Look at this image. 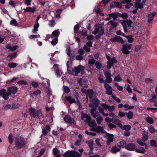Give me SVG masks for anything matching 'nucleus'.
Instances as JSON below:
<instances>
[{
    "label": "nucleus",
    "instance_id": "39448f33",
    "mask_svg": "<svg viewBox=\"0 0 157 157\" xmlns=\"http://www.w3.org/2000/svg\"><path fill=\"white\" fill-rule=\"evenodd\" d=\"M64 157H81L79 153L75 151H68L63 154Z\"/></svg>",
    "mask_w": 157,
    "mask_h": 157
},
{
    "label": "nucleus",
    "instance_id": "9b49d317",
    "mask_svg": "<svg viewBox=\"0 0 157 157\" xmlns=\"http://www.w3.org/2000/svg\"><path fill=\"white\" fill-rule=\"evenodd\" d=\"M131 48V44H124L122 46V48L121 50L123 53L125 54H128L130 53L129 50Z\"/></svg>",
    "mask_w": 157,
    "mask_h": 157
},
{
    "label": "nucleus",
    "instance_id": "cd10ccee",
    "mask_svg": "<svg viewBox=\"0 0 157 157\" xmlns=\"http://www.w3.org/2000/svg\"><path fill=\"white\" fill-rule=\"evenodd\" d=\"M39 26V24L38 22H36L34 26V29H33V32L35 34L37 33L38 31V28Z\"/></svg>",
    "mask_w": 157,
    "mask_h": 157
},
{
    "label": "nucleus",
    "instance_id": "f8f14e48",
    "mask_svg": "<svg viewBox=\"0 0 157 157\" xmlns=\"http://www.w3.org/2000/svg\"><path fill=\"white\" fill-rule=\"evenodd\" d=\"M64 120L65 121L73 125H75L76 122L74 119L70 116L67 115L65 117Z\"/></svg>",
    "mask_w": 157,
    "mask_h": 157
},
{
    "label": "nucleus",
    "instance_id": "4c0bfd02",
    "mask_svg": "<svg viewBox=\"0 0 157 157\" xmlns=\"http://www.w3.org/2000/svg\"><path fill=\"white\" fill-rule=\"evenodd\" d=\"M125 115H127L128 118L131 119L132 118L133 114L132 111H130L128 113H125Z\"/></svg>",
    "mask_w": 157,
    "mask_h": 157
},
{
    "label": "nucleus",
    "instance_id": "09e8293b",
    "mask_svg": "<svg viewBox=\"0 0 157 157\" xmlns=\"http://www.w3.org/2000/svg\"><path fill=\"white\" fill-rule=\"evenodd\" d=\"M117 41L120 42L122 44H123L124 43V41L122 38L120 36H117Z\"/></svg>",
    "mask_w": 157,
    "mask_h": 157
},
{
    "label": "nucleus",
    "instance_id": "dca6fc26",
    "mask_svg": "<svg viewBox=\"0 0 157 157\" xmlns=\"http://www.w3.org/2000/svg\"><path fill=\"white\" fill-rule=\"evenodd\" d=\"M107 138V144L109 145L110 143L113 141L114 136L112 134L106 133Z\"/></svg>",
    "mask_w": 157,
    "mask_h": 157
},
{
    "label": "nucleus",
    "instance_id": "680f3d73",
    "mask_svg": "<svg viewBox=\"0 0 157 157\" xmlns=\"http://www.w3.org/2000/svg\"><path fill=\"white\" fill-rule=\"evenodd\" d=\"M133 106H129L127 104H126L124 105V107L127 108V109H133L134 108Z\"/></svg>",
    "mask_w": 157,
    "mask_h": 157
},
{
    "label": "nucleus",
    "instance_id": "72a5a7b5",
    "mask_svg": "<svg viewBox=\"0 0 157 157\" xmlns=\"http://www.w3.org/2000/svg\"><path fill=\"white\" fill-rule=\"evenodd\" d=\"M96 132H103L104 130L103 128L100 126H98L96 127Z\"/></svg>",
    "mask_w": 157,
    "mask_h": 157
},
{
    "label": "nucleus",
    "instance_id": "a878e982",
    "mask_svg": "<svg viewBox=\"0 0 157 157\" xmlns=\"http://www.w3.org/2000/svg\"><path fill=\"white\" fill-rule=\"evenodd\" d=\"M65 99L70 104H72L75 102V100L73 98H71L70 96L65 97Z\"/></svg>",
    "mask_w": 157,
    "mask_h": 157
},
{
    "label": "nucleus",
    "instance_id": "20e7f679",
    "mask_svg": "<svg viewBox=\"0 0 157 157\" xmlns=\"http://www.w3.org/2000/svg\"><path fill=\"white\" fill-rule=\"evenodd\" d=\"M148 35V33H140L139 36L140 39H138V42L139 44L142 42L143 44L146 45L147 43L146 40Z\"/></svg>",
    "mask_w": 157,
    "mask_h": 157
},
{
    "label": "nucleus",
    "instance_id": "4be33fe9",
    "mask_svg": "<svg viewBox=\"0 0 157 157\" xmlns=\"http://www.w3.org/2000/svg\"><path fill=\"white\" fill-rule=\"evenodd\" d=\"M36 10V8L35 7H28L26 8L24 10V11L25 12H29L34 13V12Z\"/></svg>",
    "mask_w": 157,
    "mask_h": 157
},
{
    "label": "nucleus",
    "instance_id": "2eb2a0df",
    "mask_svg": "<svg viewBox=\"0 0 157 157\" xmlns=\"http://www.w3.org/2000/svg\"><path fill=\"white\" fill-rule=\"evenodd\" d=\"M139 69L140 71V72H139V74H138V75H139L140 76H143L144 75V71L145 69V64H143L141 65H138V69ZM139 70L138 69V71Z\"/></svg>",
    "mask_w": 157,
    "mask_h": 157
},
{
    "label": "nucleus",
    "instance_id": "864d4df0",
    "mask_svg": "<svg viewBox=\"0 0 157 157\" xmlns=\"http://www.w3.org/2000/svg\"><path fill=\"white\" fill-rule=\"evenodd\" d=\"M113 90L112 88L109 90H105V93L109 95H112L113 94L112 91Z\"/></svg>",
    "mask_w": 157,
    "mask_h": 157
},
{
    "label": "nucleus",
    "instance_id": "b1692460",
    "mask_svg": "<svg viewBox=\"0 0 157 157\" xmlns=\"http://www.w3.org/2000/svg\"><path fill=\"white\" fill-rule=\"evenodd\" d=\"M86 143L88 144L89 148L90 149L93 150V141L90 140L88 141H86Z\"/></svg>",
    "mask_w": 157,
    "mask_h": 157
},
{
    "label": "nucleus",
    "instance_id": "e433bc0d",
    "mask_svg": "<svg viewBox=\"0 0 157 157\" xmlns=\"http://www.w3.org/2000/svg\"><path fill=\"white\" fill-rule=\"evenodd\" d=\"M138 144L142 146L145 145V148L146 149L148 148L147 145L145 143L139 139H138Z\"/></svg>",
    "mask_w": 157,
    "mask_h": 157
},
{
    "label": "nucleus",
    "instance_id": "a19ab883",
    "mask_svg": "<svg viewBox=\"0 0 157 157\" xmlns=\"http://www.w3.org/2000/svg\"><path fill=\"white\" fill-rule=\"evenodd\" d=\"M79 27H80V26H79V25H78V24H77L74 26V29L75 33H78L79 32L78 31V30L79 28Z\"/></svg>",
    "mask_w": 157,
    "mask_h": 157
},
{
    "label": "nucleus",
    "instance_id": "49530a36",
    "mask_svg": "<svg viewBox=\"0 0 157 157\" xmlns=\"http://www.w3.org/2000/svg\"><path fill=\"white\" fill-rule=\"evenodd\" d=\"M112 97L117 103H119L121 102V100L118 98L114 95H112Z\"/></svg>",
    "mask_w": 157,
    "mask_h": 157
},
{
    "label": "nucleus",
    "instance_id": "774afa93",
    "mask_svg": "<svg viewBox=\"0 0 157 157\" xmlns=\"http://www.w3.org/2000/svg\"><path fill=\"white\" fill-rule=\"evenodd\" d=\"M120 17L122 18H127L128 17V15L127 13H123L121 15Z\"/></svg>",
    "mask_w": 157,
    "mask_h": 157
},
{
    "label": "nucleus",
    "instance_id": "0eeeda50",
    "mask_svg": "<svg viewBox=\"0 0 157 157\" xmlns=\"http://www.w3.org/2000/svg\"><path fill=\"white\" fill-rule=\"evenodd\" d=\"M84 69V67L81 65H79L72 69V74L77 75L81 71V74L82 75L84 73L82 71Z\"/></svg>",
    "mask_w": 157,
    "mask_h": 157
},
{
    "label": "nucleus",
    "instance_id": "423d86ee",
    "mask_svg": "<svg viewBox=\"0 0 157 157\" xmlns=\"http://www.w3.org/2000/svg\"><path fill=\"white\" fill-rule=\"evenodd\" d=\"M106 58L108 60L107 67V68L110 69L111 67L113 66V63H117V61L115 58L113 57L110 58V57L108 55L106 56Z\"/></svg>",
    "mask_w": 157,
    "mask_h": 157
},
{
    "label": "nucleus",
    "instance_id": "2f4dec72",
    "mask_svg": "<svg viewBox=\"0 0 157 157\" xmlns=\"http://www.w3.org/2000/svg\"><path fill=\"white\" fill-rule=\"evenodd\" d=\"M98 110L99 111V113H101L102 114L103 116L105 117H107L108 116V114L105 113L104 112L103 109L101 107H98Z\"/></svg>",
    "mask_w": 157,
    "mask_h": 157
},
{
    "label": "nucleus",
    "instance_id": "c85d7f7f",
    "mask_svg": "<svg viewBox=\"0 0 157 157\" xmlns=\"http://www.w3.org/2000/svg\"><path fill=\"white\" fill-rule=\"evenodd\" d=\"M89 57L90 58L89 59L88 63L89 64L92 65L94 64L95 63V60L92 57V55H90Z\"/></svg>",
    "mask_w": 157,
    "mask_h": 157
},
{
    "label": "nucleus",
    "instance_id": "aec40b11",
    "mask_svg": "<svg viewBox=\"0 0 157 157\" xmlns=\"http://www.w3.org/2000/svg\"><path fill=\"white\" fill-rule=\"evenodd\" d=\"M125 148L127 149L128 150L132 151L135 149V146L133 144L130 143L126 146Z\"/></svg>",
    "mask_w": 157,
    "mask_h": 157
},
{
    "label": "nucleus",
    "instance_id": "c03bdc74",
    "mask_svg": "<svg viewBox=\"0 0 157 157\" xmlns=\"http://www.w3.org/2000/svg\"><path fill=\"white\" fill-rule=\"evenodd\" d=\"M146 150L144 148L138 147V153L144 154Z\"/></svg>",
    "mask_w": 157,
    "mask_h": 157
},
{
    "label": "nucleus",
    "instance_id": "a211bd4d",
    "mask_svg": "<svg viewBox=\"0 0 157 157\" xmlns=\"http://www.w3.org/2000/svg\"><path fill=\"white\" fill-rule=\"evenodd\" d=\"M143 137L141 139L143 142H145L146 141L148 138V134L147 132H142Z\"/></svg>",
    "mask_w": 157,
    "mask_h": 157
},
{
    "label": "nucleus",
    "instance_id": "bf43d9fd",
    "mask_svg": "<svg viewBox=\"0 0 157 157\" xmlns=\"http://www.w3.org/2000/svg\"><path fill=\"white\" fill-rule=\"evenodd\" d=\"M127 25L129 27L131 26V24L132 23V21L130 20H125Z\"/></svg>",
    "mask_w": 157,
    "mask_h": 157
},
{
    "label": "nucleus",
    "instance_id": "412c9836",
    "mask_svg": "<svg viewBox=\"0 0 157 157\" xmlns=\"http://www.w3.org/2000/svg\"><path fill=\"white\" fill-rule=\"evenodd\" d=\"M117 146L120 148L124 147L126 145V142L124 140L118 142L117 144Z\"/></svg>",
    "mask_w": 157,
    "mask_h": 157
},
{
    "label": "nucleus",
    "instance_id": "c9c22d12",
    "mask_svg": "<svg viewBox=\"0 0 157 157\" xmlns=\"http://www.w3.org/2000/svg\"><path fill=\"white\" fill-rule=\"evenodd\" d=\"M150 145L152 147H156L157 146V143L154 140H151L150 141Z\"/></svg>",
    "mask_w": 157,
    "mask_h": 157
},
{
    "label": "nucleus",
    "instance_id": "4468645a",
    "mask_svg": "<svg viewBox=\"0 0 157 157\" xmlns=\"http://www.w3.org/2000/svg\"><path fill=\"white\" fill-rule=\"evenodd\" d=\"M17 88L16 86L10 87L7 89V94L8 95H10L12 93L14 94L17 93Z\"/></svg>",
    "mask_w": 157,
    "mask_h": 157
},
{
    "label": "nucleus",
    "instance_id": "5fc2aeb1",
    "mask_svg": "<svg viewBox=\"0 0 157 157\" xmlns=\"http://www.w3.org/2000/svg\"><path fill=\"white\" fill-rule=\"evenodd\" d=\"M17 83L18 84L21 85V84H24L25 85H27L28 83L26 82V81L24 80H21L20 81H19L17 82Z\"/></svg>",
    "mask_w": 157,
    "mask_h": 157
},
{
    "label": "nucleus",
    "instance_id": "9d476101",
    "mask_svg": "<svg viewBox=\"0 0 157 157\" xmlns=\"http://www.w3.org/2000/svg\"><path fill=\"white\" fill-rule=\"evenodd\" d=\"M54 69V71L58 77H60L63 74L62 71L59 69V65L55 64L52 69Z\"/></svg>",
    "mask_w": 157,
    "mask_h": 157
},
{
    "label": "nucleus",
    "instance_id": "e2e57ef3",
    "mask_svg": "<svg viewBox=\"0 0 157 157\" xmlns=\"http://www.w3.org/2000/svg\"><path fill=\"white\" fill-rule=\"evenodd\" d=\"M63 88L64 91L65 93H68L70 91V90L69 87L66 86H64Z\"/></svg>",
    "mask_w": 157,
    "mask_h": 157
},
{
    "label": "nucleus",
    "instance_id": "6e6552de",
    "mask_svg": "<svg viewBox=\"0 0 157 157\" xmlns=\"http://www.w3.org/2000/svg\"><path fill=\"white\" fill-rule=\"evenodd\" d=\"M104 33V30L103 27L101 25H99L93 32L92 33L94 35L97 34H100V35H103Z\"/></svg>",
    "mask_w": 157,
    "mask_h": 157
},
{
    "label": "nucleus",
    "instance_id": "4d7b16f0",
    "mask_svg": "<svg viewBox=\"0 0 157 157\" xmlns=\"http://www.w3.org/2000/svg\"><path fill=\"white\" fill-rule=\"evenodd\" d=\"M95 65L96 68L98 69H99L101 68L102 65L101 63L98 62H97L95 63Z\"/></svg>",
    "mask_w": 157,
    "mask_h": 157
},
{
    "label": "nucleus",
    "instance_id": "79ce46f5",
    "mask_svg": "<svg viewBox=\"0 0 157 157\" xmlns=\"http://www.w3.org/2000/svg\"><path fill=\"white\" fill-rule=\"evenodd\" d=\"M112 122L115 124H120L121 122L119 119L113 118Z\"/></svg>",
    "mask_w": 157,
    "mask_h": 157
},
{
    "label": "nucleus",
    "instance_id": "603ef678",
    "mask_svg": "<svg viewBox=\"0 0 157 157\" xmlns=\"http://www.w3.org/2000/svg\"><path fill=\"white\" fill-rule=\"evenodd\" d=\"M10 24L12 25H13L15 26H17L18 24L17 21L15 19H13L10 22Z\"/></svg>",
    "mask_w": 157,
    "mask_h": 157
},
{
    "label": "nucleus",
    "instance_id": "1a4fd4ad",
    "mask_svg": "<svg viewBox=\"0 0 157 157\" xmlns=\"http://www.w3.org/2000/svg\"><path fill=\"white\" fill-rule=\"evenodd\" d=\"M99 103V101L97 99H94L92 101H91V103L89 104V107L91 108L90 111L92 109H95V111L96 110V108L98 106Z\"/></svg>",
    "mask_w": 157,
    "mask_h": 157
},
{
    "label": "nucleus",
    "instance_id": "7ed1b4c3",
    "mask_svg": "<svg viewBox=\"0 0 157 157\" xmlns=\"http://www.w3.org/2000/svg\"><path fill=\"white\" fill-rule=\"evenodd\" d=\"M29 112L30 116L34 118H36L37 117L39 119H40L42 116L43 114L40 109L38 110L36 113V110L33 108H31L29 109Z\"/></svg>",
    "mask_w": 157,
    "mask_h": 157
},
{
    "label": "nucleus",
    "instance_id": "f3484780",
    "mask_svg": "<svg viewBox=\"0 0 157 157\" xmlns=\"http://www.w3.org/2000/svg\"><path fill=\"white\" fill-rule=\"evenodd\" d=\"M104 75L106 78V79L105 80V82L110 83L112 81L110 74L108 72H106L104 73Z\"/></svg>",
    "mask_w": 157,
    "mask_h": 157
},
{
    "label": "nucleus",
    "instance_id": "13d9d810",
    "mask_svg": "<svg viewBox=\"0 0 157 157\" xmlns=\"http://www.w3.org/2000/svg\"><path fill=\"white\" fill-rule=\"evenodd\" d=\"M8 139L10 143V144H12L13 142V139L12 135V134H9L8 137Z\"/></svg>",
    "mask_w": 157,
    "mask_h": 157
},
{
    "label": "nucleus",
    "instance_id": "ddd939ff",
    "mask_svg": "<svg viewBox=\"0 0 157 157\" xmlns=\"http://www.w3.org/2000/svg\"><path fill=\"white\" fill-rule=\"evenodd\" d=\"M81 118L82 120L87 123L91 120V117L90 115L83 113H82Z\"/></svg>",
    "mask_w": 157,
    "mask_h": 157
},
{
    "label": "nucleus",
    "instance_id": "58836bf2",
    "mask_svg": "<svg viewBox=\"0 0 157 157\" xmlns=\"http://www.w3.org/2000/svg\"><path fill=\"white\" fill-rule=\"evenodd\" d=\"M58 33L55 30L53 32L51 35V38L52 39L54 38H57Z\"/></svg>",
    "mask_w": 157,
    "mask_h": 157
},
{
    "label": "nucleus",
    "instance_id": "a18cd8bd",
    "mask_svg": "<svg viewBox=\"0 0 157 157\" xmlns=\"http://www.w3.org/2000/svg\"><path fill=\"white\" fill-rule=\"evenodd\" d=\"M58 40L57 38H55L53 39L51 42V44L54 46L56 45L58 43Z\"/></svg>",
    "mask_w": 157,
    "mask_h": 157
},
{
    "label": "nucleus",
    "instance_id": "6e6d98bb",
    "mask_svg": "<svg viewBox=\"0 0 157 157\" xmlns=\"http://www.w3.org/2000/svg\"><path fill=\"white\" fill-rule=\"evenodd\" d=\"M41 93L40 91L39 90H37L33 92V94L34 96H37Z\"/></svg>",
    "mask_w": 157,
    "mask_h": 157
},
{
    "label": "nucleus",
    "instance_id": "f03ea898",
    "mask_svg": "<svg viewBox=\"0 0 157 157\" xmlns=\"http://www.w3.org/2000/svg\"><path fill=\"white\" fill-rule=\"evenodd\" d=\"M15 143L16 147L19 148L23 147L26 144L25 139L20 136L16 138Z\"/></svg>",
    "mask_w": 157,
    "mask_h": 157
},
{
    "label": "nucleus",
    "instance_id": "ea45409f",
    "mask_svg": "<svg viewBox=\"0 0 157 157\" xmlns=\"http://www.w3.org/2000/svg\"><path fill=\"white\" fill-rule=\"evenodd\" d=\"M148 129L151 133L153 134L155 132V129L154 127L151 125H150L148 128Z\"/></svg>",
    "mask_w": 157,
    "mask_h": 157
},
{
    "label": "nucleus",
    "instance_id": "473e14b6",
    "mask_svg": "<svg viewBox=\"0 0 157 157\" xmlns=\"http://www.w3.org/2000/svg\"><path fill=\"white\" fill-rule=\"evenodd\" d=\"M145 120L147 122L150 124H153L154 122V120L151 117H148L145 118Z\"/></svg>",
    "mask_w": 157,
    "mask_h": 157
},
{
    "label": "nucleus",
    "instance_id": "6ab92c4d",
    "mask_svg": "<svg viewBox=\"0 0 157 157\" xmlns=\"http://www.w3.org/2000/svg\"><path fill=\"white\" fill-rule=\"evenodd\" d=\"M110 6L111 7L113 8H114L116 7L121 8L122 7V5L120 2H113L110 3Z\"/></svg>",
    "mask_w": 157,
    "mask_h": 157
},
{
    "label": "nucleus",
    "instance_id": "0e129e2a",
    "mask_svg": "<svg viewBox=\"0 0 157 157\" xmlns=\"http://www.w3.org/2000/svg\"><path fill=\"white\" fill-rule=\"evenodd\" d=\"M10 95H8L7 94V91L2 96V98L5 100H7L9 98L8 96Z\"/></svg>",
    "mask_w": 157,
    "mask_h": 157
},
{
    "label": "nucleus",
    "instance_id": "f704fd0d",
    "mask_svg": "<svg viewBox=\"0 0 157 157\" xmlns=\"http://www.w3.org/2000/svg\"><path fill=\"white\" fill-rule=\"evenodd\" d=\"M87 31L85 29H83L82 31L79 32L78 33L81 34L82 36H86L87 35Z\"/></svg>",
    "mask_w": 157,
    "mask_h": 157
},
{
    "label": "nucleus",
    "instance_id": "338daca9",
    "mask_svg": "<svg viewBox=\"0 0 157 157\" xmlns=\"http://www.w3.org/2000/svg\"><path fill=\"white\" fill-rule=\"evenodd\" d=\"M55 24V22L53 20H50L49 21V25L51 27H53Z\"/></svg>",
    "mask_w": 157,
    "mask_h": 157
},
{
    "label": "nucleus",
    "instance_id": "de8ad7c7",
    "mask_svg": "<svg viewBox=\"0 0 157 157\" xmlns=\"http://www.w3.org/2000/svg\"><path fill=\"white\" fill-rule=\"evenodd\" d=\"M17 64L16 63H9L8 64V66L9 67L11 68H14L15 67Z\"/></svg>",
    "mask_w": 157,
    "mask_h": 157
},
{
    "label": "nucleus",
    "instance_id": "052dcab7",
    "mask_svg": "<svg viewBox=\"0 0 157 157\" xmlns=\"http://www.w3.org/2000/svg\"><path fill=\"white\" fill-rule=\"evenodd\" d=\"M105 85L104 87L105 88V90H109L112 88V87L109 86V85L106 82H104Z\"/></svg>",
    "mask_w": 157,
    "mask_h": 157
},
{
    "label": "nucleus",
    "instance_id": "7c9ffc66",
    "mask_svg": "<svg viewBox=\"0 0 157 157\" xmlns=\"http://www.w3.org/2000/svg\"><path fill=\"white\" fill-rule=\"evenodd\" d=\"M93 91L92 90H89L87 91V101L88 100V97H89L90 99H91L93 95Z\"/></svg>",
    "mask_w": 157,
    "mask_h": 157
},
{
    "label": "nucleus",
    "instance_id": "3c124183",
    "mask_svg": "<svg viewBox=\"0 0 157 157\" xmlns=\"http://www.w3.org/2000/svg\"><path fill=\"white\" fill-rule=\"evenodd\" d=\"M131 128V126L128 125H124L123 127V129L125 131H129Z\"/></svg>",
    "mask_w": 157,
    "mask_h": 157
},
{
    "label": "nucleus",
    "instance_id": "f257e3e1",
    "mask_svg": "<svg viewBox=\"0 0 157 157\" xmlns=\"http://www.w3.org/2000/svg\"><path fill=\"white\" fill-rule=\"evenodd\" d=\"M91 116L94 118L96 119V121L98 124H101L103 120V118L101 116L99 113L95 111V109H92L90 111Z\"/></svg>",
    "mask_w": 157,
    "mask_h": 157
},
{
    "label": "nucleus",
    "instance_id": "bb28decb",
    "mask_svg": "<svg viewBox=\"0 0 157 157\" xmlns=\"http://www.w3.org/2000/svg\"><path fill=\"white\" fill-rule=\"evenodd\" d=\"M116 21L111 20L109 22V23L110 24L113 28H115L118 25V23L117 22H116Z\"/></svg>",
    "mask_w": 157,
    "mask_h": 157
},
{
    "label": "nucleus",
    "instance_id": "69168bd1",
    "mask_svg": "<svg viewBox=\"0 0 157 157\" xmlns=\"http://www.w3.org/2000/svg\"><path fill=\"white\" fill-rule=\"evenodd\" d=\"M115 109V106L114 105L111 106H109L107 109L110 112L113 111Z\"/></svg>",
    "mask_w": 157,
    "mask_h": 157
},
{
    "label": "nucleus",
    "instance_id": "37998d69",
    "mask_svg": "<svg viewBox=\"0 0 157 157\" xmlns=\"http://www.w3.org/2000/svg\"><path fill=\"white\" fill-rule=\"evenodd\" d=\"M110 15L111 16V17H112L113 19V21H117V19L118 16L117 14L112 13L111 14H110Z\"/></svg>",
    "mask_w": 157,
    "mask_h": 157
},
{
    "label": "nucleus",
    "instance_id": "393cba45",
    "mask_svg": "<svg viewBox=\"0 0 157 157\" xmlns=\"http://www.w3.org/2000/svg\"><path fill=\"white\" fill-rule=\"evenodd\" d=\"M120 149L118 148L116 146H113L111 150V152L113 153H116L117 152L120 151Z\"/></svg>",
    "mask_w": 157,
    "mask_h": 157
},
{
    "label": "nucleus",
    "instance_id": "5701e85b",
    "mask_svg": "<svg viewBox=\"0 0 157 157\" xmlns=\"http://www.w3.org/2000/svg\"><path fill=\"white\" fill-rule=\"evenodd\" d=\"M87 123L89 126L91 127H96L97 126V123L95 120L90 121Z\"/></svg>",
    "mask_w": 157,
    "mask_h": 157
},
{
    "label": "nucleus",
    "instance_id": "8fccbe9b",
    "mask_svg": "<svg viewBox=\"0 0 157 157\" xmlns=\"http://www.w3.org/2000/svg\"><path fill=\"white\" fill-rule=\"evenodd\" d=\"M145 82L147 84L153 83V80L150 78H146L145 80Z\"/></svg>",
    "mask_w": 157,
    "mask_h": 157
},
{
    "label": "nucleus",
    "instance_id": "c756f323",
    "mask_svg": "<svg viewBox=\"0 0 157 157\" xmlns=\"http://www.w3.org/2000/svg\"><path fill=\"white\" fill-rule=\"evenodd\" d=\"M143 47V46H142V44L141 45H138V54L140 52H141V54H143L144 51V49ZM139 55L138 54V56Z\"/></svg>",
    "mask_w": 157,
    "mask_h": 157
}]
</instances>
